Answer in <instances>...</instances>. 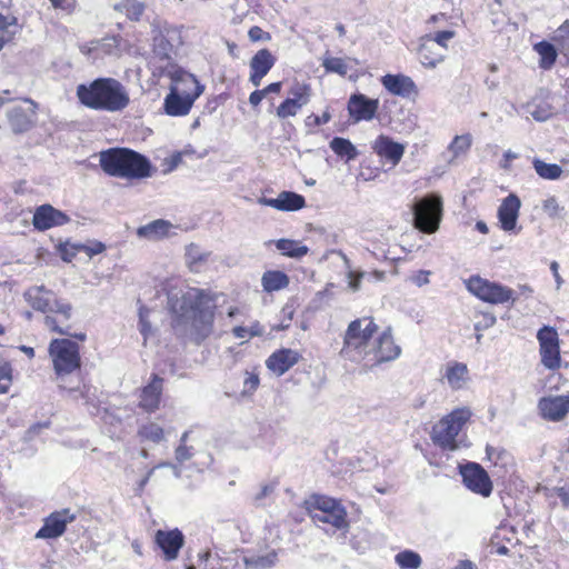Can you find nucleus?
<instances>
[{"instance_id": "obj_1", "label": "nucleus", "mask_w": 569, "mask_h": 569, "mask_svg": "<svg viewBox=\"0 0 569 569\" xmlns=\"http://www.w3.org/2000/svg\"><path fill=\"white\" fill-rule=\"evenodd\" d=\"M401 351L393 329L390 326L381 329L373 317L366 316L349 322L343 335L340 356L345 360L371 370L397 360Z\"/></svg>"}, {"instance_id": "obj_2", "label": "nucleus", "mask_w": 569, "mask_h": 569, "mask_svg": "<svg viewBox=\"0 0 569 569\" xmlns=\"http://www.w3.org/2000/svg\"><path fill=\"white\" fill-rule=\"evenodd\" d=\"M23 299L34 311L44 315L43 325L51 333L71 336L79 341L87 340L86 332H71L73 307L71 302L59 298L58 295L44 284L29 287L23 292Z\"/></svg>"}, {"instance_id": "obj_3", "label": "nucleus", "mask_w": 569, "mask_h": 569, "mask_svg": "<svg viewBox=\"0 0 569 569\" xmlns=\"http://www.w3.org/2000/svg\"><path fill=\"white\" fill-rule=\"evenodd\" d=\"M76 97L84 108L109 113L122 112L131 102L127 87L112 77H99L78 84Z\"/></svg>"}, {"instance_id": "obj_4", "label": "nucleus", "mask_w": 569, "mask_h": 569, "mask_svg": "<svg viewBox=\"0 0 569 569\" xmlns=\"http://www.w3.org/2000/svg\"><path fill=\"white\" fill-rule=\"evenodd\" d=\"M101 170L112 178L133 183L151 178L156 168L144 154L127 147H113L98 154Z\"/></svg>"}, {"instance_id": "obj_5", "label": "nucleus", "mask_w": 569, "mask_h": 569, "mask_svg": "<svg viewBox=\"0 0 569 569\" xmlns=\"http://www.w3.org/2000/svg\"><path fill=\"white\" fill-rule=\"evenodd\" d=\"M180 309L200 340L212 333L217 309L214 295L204 289L190 288L181 298Z\"/></svg>"}, {"instance_id": "obj_6", "label": "nucleus", "mask_w": 569, "mask_h": 569, "mask_svg": "<svg viewBox=\"0 0 569 569\" xmlns=\"http://www.w3.org/2000/svg\"><path fill=\"white\" fill-rule=\"evenodd\" d=\"M79 342L71 336L53 338L49 342L48 355L54 377L59 382H63L67 377L81 370L82 358Z\"/></svg>"}, {"instance_id": "obj_7", "label": "nucleus", "mask_w": 569, "mask_h": 569, "mask_svg": "<svg viewBox=\"0 0 569 569\" xmlns=\"http://www.w3.org/2000/svg\"><path fill=\"white\" fill-rule=\"evenodd\" d=\"M303 506L315 522L328 523L337 530L349 526L346 508L335 498L313 493L305 500Z\"/></svg>"}, {"instance_id": "obj_8", "label": "nucleus", "mask_w": 569, "mask_h": 569, "mask_svg": "<svg viewBox=\"0 0 569 569\" xmlns=\"http://www.w3.org/2000/svg\"><path fill=\"white\" fill-rule=\"evenodd\" d=\"M470 418L471 411L468 408L453 409L432 427V442L443 451L458 449L457 437Z\"/></svg>"}, {"instance_id": "obj_9", "label": "nucleus", "mask_w": 569, "mask_h": 569, "mask_svg": "<svg viewBox=\"0 0 569 569\" xmlns=\"http://www.w3.org/2000/svg\"><path fill=\"white\" fill-rule=\"evenodd\" d=\"M465 284L472 296L489 305L513 306L517 300V293L512 288L479 274L470 276Z\"/></svg>"}, {"instance_id": "obj_10", "label": "nucleus", "mask_w": 569, "mask_h": 569, "mask_svg": "<svg viewBox=\"0 0 569 569\" xmlns=\"http://www.w3.org/2000/svg\"><path fill=\"white\" fill-rule=\"evenodd\" d=\"M413 227L425 234L436 233L443 216V202L439 194L430 193L412 206Z\"/></svg>"}, {"instance_id": "obj_11", "label": "nucleus", "mask_w": 569, "mask_h": 569, "mask_svg": "<svg viewBox=\"0 0 569 569\" xmlns=\"http://www.w3.org/2000/svg\"><path fill=\"white\" fill-rule=\"evenodd\" d=\"M541 363L549 370L561 367L560 339L556 328L543 326L537 332Z\"/></svg>"}, {"instance_id": "obj_12", "label": "nucleus", "mask_w": 569, "mask_h": 569, "mask_svg": "<svg viewBox=\"0 0 569 569\" xmlns=\"http://www.w3.org/2000/svg\"><path fill=\"white\" fill-rule=\"evenodd\" d=\"M7 121L14 134L30 131L37 122V104L26 99L21 103L11 106L7 110Z\"/></svg>"}, {"instance_id": "obj_13", "label": "nucleus", "mask_w": 569, "mask_h": 569, "mask_svg": "<svg viewBox=\"0 0 569 569\" xmlns=\"http://www.w3.org/2000/svg\"><path fill=\"white\" fill-rule=\"evenodd\" d=\"M77 515L70 508L54 510L43 519L42 527L36 532L37 539H57L63 536L68 525L76 521Z\"/></svg>"}, {"instance_id": "obj_14", "label": "nucleus", "mask_w": 569, "mask_h": 569, "mask_svg": "<svg viewBox=\"0 0 569 569\" xmlns=\"http://www.w3.org/2000/svg\"><path fill=\"white\" fill-rule=\"evenodd\" d=\"M465 486L481 497H489L493 486L488 472L477 462H469L460 470Z\"/></svg>"}, {"instance_id": "obj_15", "label": "nucleus", "mask_w": 569, "mask_h": 569, "mask_svg": "<svg viewBox=\"0 0 569 569\" xmlns=\"http://www.w3.org/2000/svg\"><path fill=\"white\" fill-rule=\"evenodd\" d=\"M181 38V31L178 27L166 21H156L152 23V50L161 58H169L172 51V41Z\"/></svg>"}, {"instance_id": "obj_16", "label": "nucleus", "mask_w": 569, "mask_h": 569, "mask_svg": "<svg viewBox=\"0 0 569 569\" xmlns=\"http://www.w3.org/2000/svg\"><path fill=\"white\" fill-rule=\"evenodd\" d=\"M164 379L157 373L150 376L149 382L138 392V408L146 413H154L161 407Z\"/></svg>"}, {"instance_id": "obj_17", "label": "nucleus", "mask_w": 569, "mask_h": 569, "mask_svg": "<svg viewBox=\"0 0 569 569\" xmlns=\"http://www.w3.org/2000/svg\"><path fill=\"white\" fill-rule=\"evenodd\" d=\"M379 110V100L367 97L363 93H352L347 102L349 119L353 123L371 121Z\"/></svg>"}, {"instance_id": "obj_18", "label": "nucleus", "mask_w": 569, "mask_h": 569, "mask_svg": "<svg viewBox=\"0 0 569 569\" xmlns=\"http://www.w3.org/2000/svg\"><path fill=\"white\" fill-rule=\"evenodd\" d=\"M380 83L391 96L408 100H415L419 96L417 83L403 73H387L380 78Z\"/></svg>"}, {"instance_id": "obj_19", "label": "nucleus", "mask_w": 569, "mask_h": 569, "mask_svg": "<svg viewBox=\"0 0 569 569\" xmlns=\"http://www.w3.org/2000/svg\"><path fill=\"white\" fill-rule=\"evenodd\" d=\"M371 149L382 164H390L391 168H395L400 163L406 147L387 134H379L372 142Z\"/></svg>"}, {"instance_id": "obj_20", "label": "nucleus", "mask_w": 569, "mask_h": 569, "mask_svg": "<svg viewBox=\"0 0 569 569\" xmlns=\"http://www.w3.org/2000/svg\"><path fill=\"white\" fill-rule=\"evenodd\" d=\"M538 412L546 421H562L569 413V392L566 395L540 398L538 401Z\"/></svg>"}, {"instance_id": "obj_21", "label": "nucleus", "mask_w": 569, "mask_h": 569, "mask_svg": "<svg viewBox=\"0 0 569 569\" xmlns=\"http://www.w3.org/2000/svg\"><path fill=\"white\" fill-rule=\"evenodd\" d=\"M154 543L162 551L166 561H173L178 558L184 545V536L178 528L171 530L159 529L154 533Z\"/></svg>"}, {"instance_id": "obj_22", "label": "nucleus", "mask_w": 569, "mask_h": 569, "mask_svg": "<svg viewBox=\"0 0 569 569\" xmlns=\"http://www.w3.org/2000/svg\"><path fill=\"white\" fill-rule=\"evenodd\" d=\"M70 218L63 211L46 203L36 208L32 217L33 228L38 231H46L54 227L67 224Z\"/></svg>"}, {"instance_id": "obj_23", "label": "nucleus", "mask_w": 569, "mask_h": 569, "mask_svg": "<svg viewBox=\"0 0 569 569\" xmlns=\"http://www.w3.org/2000/svg\"><path fill=\"white\" fill-rule=\"evenodd\" d=\"M276 62L277 57L268 48L258 50L249 61V81L251 84L258 88Z\"/></svg>"}, {"instance_id": "obj_24", "label": "nucleus", "mask_w": 569, "mask_h": 569, "mask_svg": "<svg viewBox=\"0 0 569 569\" xmlns=\"http://www.w3.org/2000/svg\"><path fill=\"white\" fill-rule=\"evenodd\" d=\"M167 76L171 80L170 89H176L179 93L194 94L196 99H198L203 91V87L199 83L198 79L181 67L172 66Z\"/></svg>"}, {"instance_id": "obj_25", "label": "nucleus", "mask_w": 569, "mask_h": 569, "mask_svg": "<svg viewBox=\"0 0 569 569\" xmlns=\"http://www.w3.org/2000/svg\"><path fill=\"white\" fill-rule=\"evenodd\" d=\"M300 352L289 348H281L273 351L266 360L267 368L277 376L284 375L301 359Z\"/></svg>"}, {"instance_id": "obj_26", "label": "nucleus", "mask_w": 569, "mask_h": 569, "mask_svg": "<svg viewBox=\"0 0 569 569\" xmlns=\"http://www.w3.org/2000/svg\"><path fill=\"white\" fill-rule=\"evenodd\" d=\"M196 100L194 94H182L178 90L169 88V93L163 101V110L168 116L183 117L190 112Z\"/></svg>"}, {"instance_id": "obj_27", "label": "nucleus", "mask_w": 569, "mask_h": 569, "mask_svg": "<svg viewBox=\"0 0 569 569\" xmlns=\"http://www.w3.org/2000/svg\"><path fill=\"white\" fill-rule=\"evenodd\" d=\"M520 207V199L515 193H510L502 200L498 208V219L502 230L511 231L516 228Z\"/></svg>"}, {"instance_id": "obj_28", "label": "nucleus", "mask_w": 569, "mask_h": 569, "mask_svg": "<svg viewBox=\"0 0 569 569\" xmlns=\"http://www.w3.org/2000/svg\"><path fill=\"white\" fill-rule=\"evenodd\" d=\"M259 202L279 211H298L306 207L305 197L293 191H281L277 198H261Z\"/></svg>"}, {"instance_id": "obj_29", "label": "nucleus", "mask_w": 569, "mask_h": 569, "mask_svg": "<svg viewBox=\"0 0 569 569\" xmlns=\"http://www.w3.org/2000/svg\"><path fill=\"white\" fill-rule=\"evenodd\" d=\"M417 53L419 61L427 69H435L446 58L445 52L436 47L435 41L429 36L420 38Z\"/></svg>"}, {"instance_id": "obj_30", "label": "nucleus", "mask_w": 569, "mask_h": 569, "mask_svg": "<svg viewBox=\"0 0 569 569\" xmlns=\"http://www.w3.org/2000/svg\"><path fill=\"white\" fill-rule=\"evenodd\" d=\"M22 26L18 17L8 11L0 12V51L8 44L14 42L17 36L21 32Z\"/></svg>"}, {"instance_id": "obj_31", "label": "nucleus", "mask_w": 569, "mask_h": 569, "mask_svg": "<svg viewBox=\"0 0 569 569\" xmlns=\"http://www.w3.org/2000/svg\"><path fill=\"white\" fill-rule=\"evenodd\" d=\"M443 378L451 389L460 390L469 380V369L463 362L449 361L446 365Z\"/></svg>"}, {"instance_id": "obj_32", "label": "nucleus", "mask_w": 569, "mask_h": 569, "mask_svg": "<svg viewBox=\"0 0 569 569\" xmlns=\"http://www.w3.org/2000/svg\"><path fill=\"white\" fill-rule=\"evenodd\" d=\"M171 228L172 224L168 220L157 219L139 227L137 229V234L143 239L158 241L168 237Z\"/></svg>"}, {"instance_id": "obj_33", "label": "nucleus", "mask_w": 569, "mask_h": 569, "mask_svg": "<svg viewBox=\"0 0 569 569\" xmlns=\"http://www.w3.org/2000/svg\"><path fill=\"white\" fill-rule=\"evenodd\" d=\"M289 276L280 270H267L261 277V286L264 292L271 293L288 288Z\"/></svg>"}, {"instance_id": "obj_34", "label": "nucleus", "mask_w": 569, "mask_h": 569, "mask_svg": "<svg viewBox=\"0 0 569 569\" xmlns=\"http://www.w3.org/2000/svg\"><path fill=\"white\" fill-rule=\"evenodd\" d=\"M533 50L539 54V67L541 69L549 70L555 66L558 52L553 44L542 40L533 44Z\"/></svg>"}, {"instance_id": "obj_35", "label": "nucleus", "mask_w": 569, "mask_h": 569, "mask_svg": "<svg viewBox=\"0 0 569 569\" xmlns=\"http://www.w3.org/2000/svg\"><path fill=\"white\" fill-rule=\"evenodd\" d=\"M330 149L335 154L347 162L355 160L358 157V150L355 144L347 138L335 137L330 143Z\"/></svg>"}, {"instance_id": "obj_36", "label": "nucleus", "mask_w": 569, "mask_h": 569, "mask_svg": "<svg viewBox=\"0 0 569 569\" xmlns=\"http://www.w3.org/2000/svg\"><path fill=\"white\" fill-rule=\"evenodd\" d=\"M312 93V87L309 82L295 80L288 90L287 98L306 107L311 101Z\"/></svg>"}, {"instance_id": "obj_37", "label": "nucleus", "mask_w": 569, "mask_h": 569, "mask_svg": "<svg viewBox=\"0 0 569 569\" xmlns=\"http://www.w3.org/2000/svg\"><path fill=\"white\" fill-rule=\"evenodd\" d=\"M114 10L124 13L131 21H139L144 13L146 6L139 0H121L114 6Z\"/></svg>"}, {"instance_id": "obj_38", "label": "nucleus", "mask_w": 569, "mask_h": 569, "mask_svg": "<svg viewBox=\"0 0 569 569\" xmlns=\"http://www.w3.org/2000/svg\"><path fill=\"white\" fill-rule=\"evenodd\" d=\"M141 441L159 443L164 439V430L153 421L141 425L137 432Z\"/></svg>"}, {"instance_id": "obj_39", "label": "nucleus", "mask_w": 569, "mask_h": 569, "mask_svg": "<svg viewBox=\"0 0 569 569\" xmlns=\"http://www.w3.org/2000/svg\"><path fill=\"white\" fill-rule=\"evenodd\" d=\"M532 167L537 174L545 180H557L562 176V168L557 163H547L541 159L535 158Z\"/></svg>"}, {"instance_id": "obj_40", "label": "nucleus", "mask_w": 569, "mask_h": 569, "mask_svg": "<svg viewBox=\"0 0 569 569\" xmlns=\"http://www.w3.org/2000/svg\"><path fill=\"white\" fill-rule=\"evenodd\" d=\"M276 247L283 256L290 258H301L308 253V247L297 240L280 239L277 241Z\"/></svg>"}, {"instance_id": "obj_41", "label": "nucleus", "mask_w": 569, "mask_h": 569, "mask_svg": "<svg viewBox=\"0 0 569 569\" xmlns=\"http://www.w3.org/2000/svg\"><path fill=\"white\" fill-rule=\"evenodd\" d=\"M321 66L323 67L326 73H336L340 77H346L349 69L346 59L333 57L328 53L322 58Z\"/></svg>"}, {"instance_id": "obj_42", "label": "nucleus", "mask_w": 569, "mask_h": 569, "mask_svg": "<svg viewBox=\"0 0 569 569\" xmlns=\"http://www.w3.org/2000/svg\"><path fill=\"white\" fill-rule=\"evenodd\" d=\"M396 563L402 569H418L421 566V557L412 550H403L396 555Z\"/></svg>"}, {"instance_id": "obj_43", "label": "nucleus", "mask_w": 569, "mask_h": 569, "mask_svg": "<svg viewBox=\"0 0 569 569\" xmlns=\"http://www.w3.org/2000/svg\"><path fill=\"white\" fill-rule=\"evenodd\" d=\"M232 335L237 339L249 340L253 337H260L263 335V327L258 320L251 322L249 327L236 326L232 328Z\"/></svg>"}, {"instance_id": "obj_44", "label": "nucleus", "mask_w": 569, "mask_h": 569, "mask_svg": "<svg viewBox=\"0 0 569 569\" xmlns=\"http://www.w3.org/2000/svg\"><path fill=\"white\" fill-rule=\"evenodd\" d=\"M472 144V138L470 133L456 136L450 142L448 149L455 158L460 157L469 151Z\"/></svg>"}, {"instance_id": "obj_45", "label": "nucleus", "mask_w": 569, "mask_h": 569, "mask_svg": "<svg viewBox=\"0 0 569 569\" xmlns=\"http://www.w3.org/2000/svg\"><path fill=\"white\" fill-rule=\"evenodd\" d=\"M303 108L301 103H298L289 98H286L277 108L276 116L280 120L288 119L290 117H296L300 110Z\"/></svg>"}, {"instance_id": "obj_46", "label": "nucleus", "mask_w": 569, "mask_h": 569, "mask_svg": "<svg viewBox=\"0 0 569 569\" xmlns=\"http://www.w3.org/2000/svg\"><path fill=\"white\" fill-rule=\"evenodd\" d=\"M58 252L63 261L71 262L81 252L80 243L62 242L58 246Z\"/></svg>"}, {"instance_id": "obj_47", "label": "nucleus", "mask_w": 569, "mask_h": 569, "mask_svg": "<svg viewBox=\"0 0 569 569\" xmlns=\"http://www.w3.org/2000/svg\"><path fill=\"white\" fill-rule=\"evenodd\" d=\"M186 257L190 269H193L194 266L207 261L208 253L200 252L199 247L194 243H191L187 247Z\"/></svg>"}, {"instance_id": "obj_48", "label": "nucleus", "mask_w": 569, "mask_h": 569, "mask_svg": "<svg viewBox=\"0 0 569 569\" xmlns=\"http://www.w3.org/2000/svg\"><path fill=\"white\" fill-rule=\"evenodd\" d=\"M455 31L452 30H442L437 31L435 33H429L428 36L435 41L436 47L439 48L442 52L448 49V42L455 37Z\"/></svg>"}, {"instance_id": "obj_49", "label": "nucleus", "mask_w": 569, "mask_h": 569, "mask_svg": "<svg viewBox=\"0 0 569 569\" xmlns=\"http://www.w3.org/2000/svg\"><path fill=\"white\" fill-rule=\"evenodd\" d=\"M509 529L507 527H500L498 528L492 538H491V545L496 547V552L499 555H507L509 552V549L505 545H500V540H503L507 538V535L509 533Z\"/></svg>"}, {"instance_id": "obj_50", "label": "nucleus", "mask_w": 569, "mask_h": 569, "mask_svg": "<svg viewBox=\"0 0 569 569\" xmlns=\"http://www.w3.org/2000/svg\"><path fill=\"white\" fill-rule=\"evenodd\" d=\"M106 248V244L98 240L89 241L88 243H80L81 252L86 253L89 258L104 252Z\"/></svg>"}, {"instance_id": "obj_51", "label": "nucleus", "mask_w": 569, "mask_h": 569, "mask_svg": "<svg viewBox=\"0 0 569 569\" xmlns=\"http://www.w3.org/2000/svg\"><path fill=\"white\" fill-rule=\"evenodd\" d=\"M542 210L550 218H556V217H559L560 212L562 211V207H560L557 198L552 196V197L547 198L542 202Z\"/></svg>"}, {"instance_id": "obj_52", "label": "nucleus", "mask_w": 569, "mask_h": 569, "mask_svg": "<svg viewBox=\"0 0 569 569\" xmlns=\"http://www.w3.org/2000/svg\"><path fill=\"white\" fill-rule=\"evenodd\" d=\"M260 385V378L257 372H246V378L243 380V392L252 395Z\"/></svg>"}, {"instance_id": "obj_53", "label": "nucleus", "mask_w": 569, "mask_h": 569, "mask_svg": "<svg viewBox=\"0 0 569 569\" xmlns=\"http://www.w3.org/2000/svg\"><path fill=\"white\" fill-rule=\"evenodd\" d=\"M331 120V113L329 110H325L320 116L319 114H310L306 118V126L308 127H320L322 124L328 123Z\"/></svg>"}, {"instance_id": "obj_54", "label": "nucleus", "mask_w": 569, "mask_h": 569, "mask_svg": "<svg viewBox=\"0 0 569 569\" xmlns=\"http://www.w3.org/2000/svg\"><path fill=\"white\" fill-rule=\"evenodd\" d=\"M248 37L250 41L252 42H259V41H270L271 34L268 31H264L259 26H253L248 31Z\"/></svg>"}, {"instance_id": "obj_55", "label": "nucleus", "mask_w": 569, "mask_h": 569, "mask_svg": "<svg viewBox=\"0 0 569 569\" xmlns=\"http://www.w3.org/2000/svg\"><path fill=\"white\" fill-rule=\"evenodd\" d=\"M478 316L481 318V320L475 323V330L477 332L488 329L496 323V317L490 312H479Z\"/></svg>"}, {"instance_id": "obj_56", "label": "nucleus", "mask_w": 569, "mask_h": 569, "mask_svg": "<svg viewBox=\"0 0 569 569\" xmlns=\"http://www.w3.org/2000/svg\"><path fill=\"white\" fill-rule=\"evenodd\" d=\"M278 485H279L278 480H272L268 483L262 485L259 492L254 496V501L260 502L264 498L271 496L274 492Z\"/></svg>"}, {"instance_id": "obj_57", "label": "nucleus", "mask_w": 569, "mask_h": 569, "mask_svg": "<svg viewBox=\"0 0 569 569\" xmlns=\"http://www.w3.org/2000/svg\"><path fill=\"white\" fill-rule=\"evenodd\" d=\"M193 456L192 448L186 445H180L176 449V459L178 462L182 463L189 460Z\"/></svg>"}, {"instance_id": "obj_58", "label": "nucleus", "mask_w": 569, "mask_h": 569, "mask_svg": "<svg viewBox=\"0 0 569 569\" xmlns=\"http://www.w3.org/2000/svg\"><path fill=\"white\" fill-rule=\"evenodd\" d=\"M429 276H430V271H428V270H418L417 272H415L410 277V280L416 286L422 287V286L429 283Z\"/></svg>"}, {"instance_id": "obj_59", "label": "nucleus", "mask_w": 569, "mask_h": 569, "mask_svg": "<svg viewBox=\"0 0 569 569\" xmlns=\"http://www.w3.org/2000/svg\"><path fill=\"white\" fill-rule=\"evenodd\" d=\"M13 381V369L9 361L0 362V382Z\"/></svg>"}, {"instance_id": "obj_60", "label": "nucleus", "mask_w": 569, "mask_h": 569, "mask_svg": "<svg viewBox=\"0 0 569 569\" xmlns=\"http://www.w3.org/2000/svg\"><path fill=\"white\" fill-rule=\"evenodd\" d=\"M283 323L281 325V329H287L290 326V322L295 316V308L291 305H286L281 310Z\"/></svg>"}, {"instance_id": "obj_61", "label": "nucleus", "mask_w": 569, "mask_h": 569, "mask_svg": "<svg viewBox=\"0 0 569 569\" xmlns=\"http://www.w3.org/2000/svg\"><path fill=\"white\" fill-rule=\"evenodd\" d=\"M53 8L71 12L76 7V0H49Z\"/></svg>"}, {"instance_id": "obj_62", "label": "nucleus", "mask_w": 569, "mask_h": 569, "mask_svg": "<svg viewBox=\"0 0 569 569\" xmlns=\"http://www.w3.org/2000/svg\"><path fill=\"white\" fill-rule=\"evenodd\" d=\"M518 158V154L508 150L502 154V159L500 160V168L503 170L511 169V162Z\"/></svg>"}, {"instance_id": "obj_63", "label": "nucleus", "mask_w": 569, "mask_h": 569, "mask_svg": "<svg viewBox=\"0 0 569 569\" xmlns=\"http://www.w3.org/2000/svg\"><path fill=\"white\" fill-rule=\"evenodd\" d=\"M266 97L267 96L262 89H257L250 93L249 103L251 107L257 108Z\"/></svg>"}, {"instance_id": "obj_64", "label": "nucleus", "mask_w": 569, "mask_h": 569, "mask_svg": "<svg viewBox=\"0 0 569 569\" xmlns=\"http://www.w3.org/2000/svg\"><path fill=\"white\" fill-rule=\"evenodd\" d=\"M139 326L141 335L143 336L144 340H147L151 335V325L142 315L140 316Z\"/></svg>"}]
</instances>
